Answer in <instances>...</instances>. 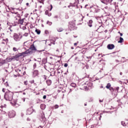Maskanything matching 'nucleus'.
I'll list each match as a JSON object with an SVG mask.
<instances>
[{
  "label": "nucleus",
  "mask_w": 128,
  "mask_h": 128,
  "mask_svg": "<svg viewBox=\"0 0 128 128\" xmlns=\"http://www.w3.org/2000/svg\"><path fill=\"white\" fill-rule=\"evenodd\" d=\"M48 8L50 12L52 10V5L50 4V6L48 7Z\"/></svg>",
  "instance_id": "nucleus-30"
},
{
  "label": "nucleus",
  "mask_w": 128,
  "mask_h": 128,
  "mask_svg": "<svg viewBox=\"0 0 128 128\" xmlns=\"http://www.w3.org/2000/svg\"><path fill=\"white\" fill-rule=\"evenodd\" d=\"M118 34H120V36H122V33H120V32H118Z\"/></svg>",
  "instance_id": "nucleus-49"
},
{
  "label": "nucleus",
  "mask_w": 128,
  "mask_h": 128,
  "mask_svg": "<svg viewBox=\"0 0 128 128\" xmlns=\"http://www.w3.org/2000/svg\"><path fill=\"white\" fill-rule=\"evenodd\" d=\"M68 64H66H66H64V68L68 67Z\"/></svg>",
  "instance_id": "nucleus-45"
},
{
  "label": "nucleus",
  "mask_w": 128,
  "mask_h": 128,
  "mask_svg": "<svg viewBox=\"0 0 128 128\" xmlns=\"http://www.w3.org/2000/svg\"><path fill=\"white\" fill-rule=\"evenodd\" d=\"M68 28L70 30H74L76 29V23H74V21L69 22Z\"/></svg>",
  "instance_id": "nucleus-7"
},
{
  "label": "nucleus",
  "mask_w": 128,
  "mask_h": 128,
  "mask_svg": "<svg viewBox=\"0 0 128 128\" xmlns=\"http://www.w3.org/2000/svg\"><path fill=\"white\" fill-rule=\"evenodd\" d=\"M32 51H30L29 50H26L24 52L18 53L17 54L12 56V60H18V58H20V56H26V54H32Z\"/></svg>",
  "instance_id": "nucleus-1"
},
{
  "label": "nucleus",
  "mask_w": 128,
  "mask_h": 128,
  "mask_svg": "<svg viewBox=\"0 0 128 128\" xmlns=\"http://www.w3.org/2000/svg\"><path fill=\"white\" fill-rule=\"evenodd\" d=\"M6 86H8V84L7 82L6 83Z\"/></svg>",
  "instance_id": "nucleus-64"
},
{
  "label": "nucleus",
  "mask_w": 128,
  "mask_h": 128,
  "mask_svg": "<svg viewBox=\"0 0 128 128\" xmlns=\"http://www.w3.org/2000/svg\"><path fill=\"white\" fill-rule=\"evenodd\" d=\"M59 108V106H58V104H56V105H54V108L55 110H56V108Z\"/></svg>",
  "instance_id": "nucleus-33"
},
{
  "label": "nucleus",
  "mask_w": 128,
  "mask_h": 128,
  "mask_svg": "<svg viewBox=\"0 0 128 128\" xmlns=\"http://www.w3.org/2000/svg\"><path fill=\"white\" fill-rule=\"evenodd\" d=\"M86 86H85V90H92V83L90 82H86L85 83Z\"/></svg>",
  "instance_id": "nucleus-8"
},
{
  "label": "nucleus",
  "mask_w": 128,
  "mask_h": 128,
  "mask_svg": "<svg viewBox=\"0 0 128 128\" xmlns=\"http://www.w3.org/2000/svg\"><path fill=\"white\" fill-rule=\"evenodd\" d=\"M128 122H124V121H122V122H121V124L122 125V126H128Z\"/></svg>",
  "instance_id": "nucleus-19"
},
{
  "label": "nucleus",
  "mask_w": 128,
  "mask_h": 128,
  "mask_svg": "<svg viewBox=\"0 0 128 128\" xmlns=\"http://www.w3.org/2000/svg\"><path fill=\"white\" fill-rule=\"evenodd\" d=\"M48 62V60L46 58H43L42 61V64H46Z\"/></svg>",
  "instance_id": "nucleus-22"
},
{
  "label": "nucleus",
  "mask_w": 128,
  "mask_h": 128,
  "mask_svg": "<svg viewBox=\"0 0 128 128\" xmlns=\"http://www.w3.org/2000/svg\"><path fill=\"white\" fill-rule=\"evenodd\" d=\"M0 108H6V104H4V106H1Z\"/></svg>",
  "instance_id": "nucleus-40"
},
{
  "label": "nucleus",
  "mask_w": 128,
  "mask_h": 128,
  "mask_svg": "<svg viewBox=\"0 0 128 128\" xmlns=\"http://www.w3.org/2000/svg\"><path fill=\"white\" fill-rule=\"evenodd\" d=\"M46 84H47L48 86H50V84H52V80H46Z\"/></svg>",
  "instance_id": "nucleus-20"
},
{
  "label": "nucleus",
  "mask_w": 128,
  "mask_h": 128,
  "mask_svg": "<svg viewBox=\"0 0 128 128\" xmlns=\"http://www.w3.org/2000/svg\"><path fill=\"white\" fill-rule=\"evenodd\" d=\"M56 38H56L54 37H52L51 38V39L50 40V41L52 42H56Z\"/></svg>",
  "instance_id": "nucleus-18"
},
{
  "label": "nucleus",
  "mask_w": 128,
  "mask_h": 128,
  "mask_svg": "<svg viewBox=\"0 0 128 128\" xmlns=\"http://www.w3.org/2000/svg\"><path fill=\"white\" fill-rule=\"evenodd\" d=\"M87 24L90 28H92V20H89V21L87 22Z\"/></svg>",
  "instance_id": "nucleus-15"
},
{
  "label": "nucleus",
  "mask_w": 128,
  "mask_h": 128,
  "mask_svg": "<svg viewBox=\"0 0 128 128\" xmlns=\"http://www.w3.org/2000/svg\"><path fill=\"white\" fill-rule=\"evenodd\" d=\"M45 14H46V16H52V12H50L48 11V10H46L45 12Z\"/></svg>",
  "instance_id": "nucleus-16"
},
{
  "label": "nucleus",
  "mask_w": 128,
  "mask_h": 128,
  "mask_svg": "<svg viewBox=\"0 0 128 128\" xmlns=\"http://www.w3.org/2000/svg\"><path fill=\"white\" fill-rule=\"evenodd\" d=\"M4 98L6 100H8L9 102L12 100V98H14V92L8 90L4 94Z\"/></svg>",
  "instance_id": "nucleus-3"
},
{
  "label": "nucleus",
  "mask_w": 128,
  "mask_h": 128,
  "mask_svg": "<svg viewBox=\"0 0 128 128\" xmlns=\"http://www.w3.org/2000/svg\"><path fill=\"white\" fill-rule=\"evenodd\" d=\"M4 90L5 89L4 88H2V91L3 92H6V90Z\"/></svg>",
  "instance_id": "nucleus-48"
},
{
  "label": "nucleus",
  "mask_w": 128,
  "mask_h": 128,
  "mask_svg": "<svg viewBox=\"0 0 128 128\" xmlns=\"http://www.w3.org/2000/svg\"><path fill=\"white\" fill-rule=\"evenodd\" d=\"M13 38L16 42H20V39L22 38V34H20V33H15L13 36Z\"/></svg>",
  "instance_id": "nucleus-4"
},
{
  "label": "nucleus",
  "mask_w": 128,
  "mask_h": 128,
  "mask_svg": "<svg viewBox=\"0 0 128 128\" xmlns=\"http://www.w3.org/2000/svg\"><path fill=\"white\" fill-rule=\"evenodd\" d=\"M70 86H72V88H76V84L74 82H72L70 84Z\"/></svg>",
  "instance_id": "nucleus-25"
},
{
  "label": "nucleus",
  "mask_w": 128,
  "mask_h": 128,
  "mask_svg": "<svg viewBox=\"0 0 128 128\" xmlns=\"http://www.w3.org/2000/svg\"><path fill=\"white\" fill-rule=\"evenodd\" d=\"M26 6H30V4L26 3Z\"/></svg>",
  "instance_id": "nucleus-50"
},
{
  "label": "nucleus",
  "mask_w": 128,
  "mask_h": 128,
  "mask_svg": "<svg viewBox=\"0 0 128 128\" xmlns=\"http://www.w3.org/2000/svg\"><path fill=\"white\" fill-rule=\"evenodd\" d=\"M100 26H98V25H96V26H95V28H97V30H98L99 29H100Z\"/></svg>",
  "instance_id": "nucleus-37"
},
{
  "label": "nucleus",
  "mask_w": 128,
  "mask_h": 128,
  "mask_svg": "<svg viewBox=\"0 0 128 128\" xmlns=\"http://www.w3.org/2000/svg\"><path fill=\"white\" fill-rule=\"evenodd\" d=\"M33 68H34V70H35L36 68V63L34 64Z\"/></svg>",
  "instance_id": "nucleus-39"
},
{
  "label": "nucleus",
  "mask_w": 128,
  "mask_h": 128,
  "mask_svg": "<svg viewBox=\"0 0 128 128\" xmlns=\"http://www.w3.org/2000/svg\"><path fill=\"white\" fill-rule=\"evenodd\" d=\"M8 114L10 118H14V116H16V112L14 110H10L8 112Z\"/></svg>",
  "instance_id": "nucleus-9"
},
{
  "label": "nucleus",
  "mask_w": 128,
  "mask_h": 128,
  "mask_svg": "<svg viewBox=\"0 0 128 128\" xmlns=\"http://www.w3.org/2000/svg\"><path fill=\"white\" fill-rule=\"evenodd\" d=\"M100 8H95L94 12H100Z\"/></svg>",
  "instance_id": "nucleus-27"
},
{
  "label": "nucleus",
  "mask_w": 128,
  "mask_h": 128,
  "mask_svg": "<svg viewBox=\"0 0 128 128\" xmlns=\"http://www.w3.org/2000/svg\"><path fill=\"white\" fill-rule=\"evenodd\" d=\"M102 70H104V68H102V69L100 70V72H102Z\"/></svg>",
  "instance_id": "nucleus-53"
},
{
  "label": "nucleus",
  "mask_w": 128,
  "mask_h": 128,
  "mask_svg": "<svg viewBox=\"0 0 128 128\" xmlns=\"http://www.w3.org/2000/svg\"><path fill=\"white\" fill-rule=\"evenodd\" d=\"M92 100H93L92 98H90V100H89V102H92Z\"/></svg>",
  "instance_id": "nucleus-51"
},
{
  "label": "nucleus",
  "mask_w": 128,
  "mask_h": 128,
  "mask_svg": "<svg viewBox=\"0 0 128 128\" xmlns=\"http://www.w3.org/2000/svg\"><path fill=\"white\" fill-rule=\"evenodd\" d=\"M10 64H5L4 68H8Z\"/></svg>",
  "instance_id": "nucleus-32"
},
{
  "label": "nucleus",
  "mask_w": 128,
  "mask_h": 128,
  "mask_svg": "<svg viewBox=\"0 0 128 128\" xmlns=\"http://www.w3.org/2000/svg\"><path fill=\"white\" fill-rule=\"evenodd\" d=\"M34 112V109H32V107H30L27 109L26 110V114H32Z\"/></svg>",
  "instance_id": "nucleus-12"
},
{
  "label": "nucleus",
  "mask_w": 128,
  "mask_h": 128,
  "mask_svg": "<svg viewBox=\"0 0 128 128\" xmlns=\"http://www.w3.org/2000/svg\"><path fill=\"white\" fill-rule=\"evenodd\" d=\"M44 2V0H41V1L40 2L42 3V4H43V2Z\"/></svg>",
  "instance_id": "nucleus-59"
},
{
  "label": "nucleus",
  "mask_w": 128,
  "mask_h": 128,
  "mask_svg": "<svg viewBox=\"0 0 128 128\" xmlns=\"http://www.w3.org/2000/svg\"><path fill=\"white\" fill-rule=\"evenodd\" d=\"M110 83H108V84H107V85L106 86V88H110Z\"/></svg>",
  "instance_id": "nucleus-29"
},
{
  "label": "nucleus",
  "mask_w": 128,
  "mask_h": 128,
  "mask_svg": "<svg viewBox=\"0 0 128 128\" xmlns=\"http://www.w3.org/2000/svg\"><path fill=\"white\" fill-rule=\"evenodd\" d=\"M28 80L24 81V84H25V86H28Z\"/></svg>",
  "instance_id": "nucleus-42"
},
{
  "label": "nucleus",
  "mask_w": 128,
  "mask_h": 128,
  "mask_svg": "<svg viewBox=\"0 0 128 128\" xmlns=\"http://www.w3.org/2000/svg\"><path fill=\"white\" fill-rule=\"evenodd\" d=\"M24 12H22H22H21V14H20V16H22V13H23Z\"/></svg>",
  "instance_id": "nucleus-61"
},
{
  "label": "nucleus",
  "mask_w": 128,
  "mask_h": 128,
  "mask_svg": "<svg viewBox=\"0 0 128 128\" xmlns=\"http://www.w3.org/2000/svg\"><path fill=\"white\" fill-rule=\"evenodd\" d=\"M47 24L49 26H52V22H50V21H47Z\"/></svg>",
  "instance_id": "nucleus-34"
},
{
  "label": "nucleus",
  "mask_w": 128,
  "mask_h": 128,
  "mask_svg": "<svg viewBox=\"0 0 128 128\" xmlns=\"http://www.w3.org/2000/svg\"><path fill=\"white\" fill-rule=\"evenodd\" d=\"M13 50L14 52H18V48H16V47H14L13 48Z\"/></svg>",
  "instance_id": "nucleus-38"
},
{
  "label": "nucleus",
  "mask_w": 128,
  "mask_h": 128,
  "mask_svg": "<svg viewBox=\"0 0 128 128\" xmlns=\"http://www.w3.org/2000/svg\"><path fill=\"white\" fill-rule=\"evenodd\" d=\"M86 68L87 69H88V66H86Z\"/></svg>",
  "instance_id": "nucleus-62"
},
{
  "label": "nucleus",
  "mask_w": 128,
  "mask_h": 128,
  "mask_svg": "<svg viewBox=\"0 0 128 128\" xmlns=\"http://www.w3.org/2000/svg\"><path fill=\"white\" fill-rule=\"evenodd\" d=\"M35 32H36L37 34H40V30L38 29H36Z\"/></svg>",
  "instance_id": "nucleus-26"
},
{
  "label": "nucleus",
  "mask_w": 128,
  "mask_h": 128,
  "mask_svg": "<svg viewBox=\"0 0 128 128\" xmlns=\"http://www.w3.org/2000/svg\"><path fill=\"white\" fill-rule=\"evenodd\" d=\"M52 44H56L55 42H50V43L48 44L50 46H52Z\"/></svg>",
  "instance_id": "nucleus-31"
},
{
  "label": "nucleus",
  "mask_w": 128,
  "mask_h": 128,
  "mask_svg": "<svg viewBox=\"0 0 128 128\" xmlns=\"http://www.w3.org/2000/svg\"><path fill=\"white\" fill-rule=\"evenodd\" d=\"M30 84H34V80H32L30 81Z\"/></svg>",
  "instance_id": "nucleus-44"
},
{
  "label": "nucleus",
  "mask_w": 128,
  "mask_h": 128,
  "mask_svg": "<svg viewBox=\"0 0 128 128\" xmlns=\"http://www.w3.org/2000/svg\"><path fill=\"white\" fill-rule=\"evenodd\" d=\"M48 30H45V34H48Z\"/></svg>",
  "instance_id": "nucleus-43"
},
{
  "label": "nucleus",
  "mask_w": 128,
  "mask_h": 128,
  "mask_svg": "<svg viewBox=\"0 0 128 128\" xmlns=\"http://www.w3.org/2000/svg\"><path fill=\"white\" fill-rule=\"evenodd\" d=\"M116 62H120V60H116Z\"/></svg>",
  "instance_id": "nucleus-54"
},
{
  "label": "nucleus",
  "mask_w": 128,
  "mask_h": 128,
  "mask_svg": "<svg viewBox=\"0 0 128 128\" xmlns=\"http://www.w3.org/2000/svg\"><path fill=\"white\" fill-rule=\"evenodd\" d=\"M24 36H28V33L27 32H25L24 34H23Z\"/></svg>",
  "instance_id": "nucleus-36"
},
{
  "label": "nucleus",
  "mask_w": 128,
  "mask_h": 128,
  "mask_svg": "<svg viewBox=\"0 0 128 128\" xmlns=\"http://www.w3.org/2000/svg\"><path fill=\"white\" fill-rule=\"evenodd\" d=\"M42 119L43 122H46V116H44V112L42 113Z\"/></svg>",
  "instance_id": "nucleus-17"
},
{
  "label": "nucleus",
  "mask_w": 128,
  "mask_h": 128,
  "mask_svg": "<svg viewBox=\"0 0 128 128\" xmlns=\"http://www.w3.org/2000/svg\"><path fill=\"white\" fill-rule=\"evenodd\" d=\"M118 90H120V87H116V90H117V92H118Z\"/></svg>",
  "instance_id": "nucleus-47"
},
{
  "label": "nucleus",
  "mask_w": 128,
  "mask_h": 128,
  "mask_svg": "<svg viewBox=\"0 0 128 128\" xmlns=\"http://www.w3.org/2000/svg\"><path fill=\"white\" fill-rule=\"evenodd\" d=\"M104 86H100V88H103Z\"/></svg>",
  "instance_id": "nucleus-60"
},
{
  "label": "nucleus",
  "mask_w": 128,
  "mask_h": 128,
  "mask_svg": "<svg viewBox=\"0 0 128 128\" xmlns=\"http://www.w3.org/2000/svg\"><path fill=\"white\" fill-rule=\"evenodd\" d=\"M120 76H122V72H120Z\"/></svg>",
  "instance_id": "nucleus-58"
},
{
  "label": "nucleus",
  "mask_w": 128,
  "mask_h": 128,
  "mask_svg": "<svg viewBox=\"0 0 128 128\" xmlns=\"http://www.w3.org/2000/svg\"><path fill=\"white\" fill-rule=\"evenodd\" d=\"M29 50V52H32H32L34 51L38 52H44V50H38L34 44L30 46V48H29V50Z\"/></svg>",
  "instance_id": "nucleus-5"
},
{
  "label": "nucleus",
  "mask_w": 128,
  "mask_h": 128,
  "mask_svg": "<svg viewBox=\"0 0 128 128\" xmlns=\"http://www.w3.org/2000/svg\"><path fill=\"white\" fill-rule=\"evenodd\" d=\"M33 78H36V76H38V70H34L32 72V74Z\"/></svg>",
  "instance_id": "nucleus-13"
},
{
  "label": "nucleus",
  "mask_w": 128,
  "mask_h": 128,
  "mask_svg": "<svg viewBox=\"0 0 128 128\" xmlns=\"http://www.w3.org/2000/svg\"><path fill=\"white\" fill-rule=\"evenodd\" d=\"M100 0L102 4H106V6H108V4H111L112 2V0Z\"/></svg>",
  "instance_id": "nucleus-11"
},
{
  "label": "nucleus",
  "mask_w": 128,
  "mask_h": 128,
  "mask_svg": "<svg viewBox=\"0 0 128 128\" xmlns=\"http://www.w3.org/2000/svg\"><path fill=\"white\" fill-rule=\"evenodd\" d=\"M99 102H102L103 100H100Z\"/></svg>",
  "instance_id": "nucleus-57"
},
{
  "label": "nucleus",
  "mask_w": 128,
  "mask_h": 128,
  "mask_svg": "<svg viewBox=\"0 0 128 128\" xmlns=\"http://www.w3.org/2000/svg\"><path fill=\"white\" fill-rule=\"evenodd\" d=\"M27 120H28V121L30 120V118H27Z\"/></svg>",
  "instance_id": "nucleus-56"
},
{
  "label": "nucleus",
  "mask_w": 128,
  "mask_h": 128,
  "mask_svg": "<svg viewBox=\"0 0 128 128\" xmlns=\"http://www.w3.org/2000/svg\"><path fill=\"white\" fill-rule=\"evenodd\" d=\"M111 92H114V88H113L112 87H110V88H109Z\"/></svg>",
  "instance_id": "nucleus-35"
},
{
  "label": "nucleus",
  "mask_w": 128,
  "mask_h": 128,
  "mask_svg": "<svg viewBox=\"0 0 128 128\" xmlns=\"http://www.w3.org/2000/svg\"><path fill=\"white\" fill-rule=\"evenodd\" d=\"M78 0H72V2L70 3V6H68V8H70V6L78 8Z\"/></svg>",
  "instance_id": "nucleus-6"
},
{
  "label": "nucleus",
  "mask_w": 128,
  "mask_h": 128,
  "mask_svg": "<svg viewBox=\"0 0 128 128\" xmlns=\"http://www.w3.org/2000/svg\"><path fill=\"white\" fill-rule=\"evenodd\" d=\"M40 108L41 110H44L46 108V104H42L40 106Z\"/></svg>",
  "instance_id": "nucleus-23"
},
{
  "label": "nucleus",
  "mask_w": 128,
  "mask_h": 128,
  "mask_svg": "<svg viewBox=\"0 0 128 128\" xmlns=\"http://www.w3.org/2000/svg\"><path fill=\"white\" fill-rule=\"evenodd\" d=\"M57 30L58 32H60L64 30V29H62V28H58L57 29Z\"/></svg>",
  "instance_id": "nucleus-28"
},
{
  "label": "nucleus",
  "mask_w": 128,
  "mask_h": 128,
  "mask_svg": "<svg viewBox=\"0 0 128 128\" xmlns=\"http://www.w3.org/2000/svg\"><path fill=\"white\" fill-rule=\"evenodd\" d=\"M26 20V18H22V19H19L18 20V24H24V20Z\"/></svg>",
  "instance_id": "nucleus-21"
},
{
  "label": "nucleus",
  "mask_w": 128,
  "mask_h": 128,
  "mask_svg": "<svg viewBox=\"0 0 128 128\" xmlns=\"http://www.w3.org/2000/svg\"><path fill=\"white\" fill-rule=\"evenodd\" d=\"M22 102H26V98H21L18 100L14 99L12 102H10V104L12 106H14V108H18V106H20Z\"/></svg>",
  "instance_id": "nucleus-2"
},
{
  "label": "nucleus",
  "mask_w": 128,
  "mask_h": 128,
  "mask_svg": "<svg viewBox=\"0 0 128 128\" xmlns=\"http://www.w3.org/2000/svg\"><path fill=\"white\" fill-rule=\"evenodd\" d=\"M124 42V38L122 37H120V40L118 41V42L119 44H122V42Z\"/></svg>",
  "instance_id": "nucleus-24"
},
{
  "label": "nucleus",
  "mask_w": 128,
  "mask_h": 128,
  "mask_svg": "<svg viewBox=\"0 0 128 128\" xmlns=\"http://www.w3.org/2000/svg\"><path fill=\"white\" fill-rule=\"evenodd\" d=\"M107 48L108 50H114V44H108L107 46Z\"/></svg>",
  "instance_id": "nucleus-14"
},
{
  "label": "nucleus",
  "mask_w": 128,
  "mask_h": 128,
  "mask_svg": "<svg viewBox=\"0 0 128 128\" xmlns=\"http://www.w3.org/2000/svg\"><path fill=\"white\" fill-rule=\"evenodd\" d=\"M54 18H58V16H54Z\"/></svg>",
  "instance_id": "nucleus-55"
},
{
  "label": "nucleus",
  "mask_w": 128,
  "mask_h": 128,
  "mask_svg": "<svg viewBox=\"0 0 128 128\" xmlns=\"http://www.w3.org/2000/svg\"><path fill=\"white\" fill-rule=\"evenodd\" d=\"M11 13L12 14H18V12H20V10H18V8H11Z\"/></svg>",
  "instance_id": "nucleus-10"
},
{
  "label": "nucleus",
  "mask_w": 128,
  "mask_h": 128,
  "mask_svg": "<svg viewBox=\"0 0 128 128\" xmlns=\"http://www.w3.org/2000/svg\"><path fill=\"white\" fill-rule=\"evenodd\" d=\"M44 80H46V76H44Z\"/></svg>",
  "instance_id": "nucleus-52"
},
{
  "label": "nucleus",
  "mask_w": 128,
  "mask_h": 128,
  "mask_svg": "<svg viewBox=\"0 0 128 128\" xmlns=\"http://www.w3.org/2000/svg\"><path fill=\"white\" fill-rule=\"evenodd\" d=\"M43 98H44V100H46V96L44 95V96H43Z\"/></svg>",
  "instance_id": "nucleus-46"
},
{
  "label": "nucleus",
  "mask_w": 128,
  "mask_h": 128,
  "mask_svg": "<svg viewBox=\"0 0 128 128\" xmlns=\"http://www.w3.org/2000/svg\"><path fill=\"white\" fill-rule=\"evenodd\" d=\"M77 44H76V43L74 44V46H76Z\"/></svg>",
  "instance_id": "nucleus-63"
},
{
  "label": "nucleus",
  "mask_w": 128,
  "mask_h": 128,
  "mask_svg": "<svg viewBox=\"0 0 128 128\" xmlns=\"http://www.w3.org/2000/svg\"><path fill=\"white\" fill-rule=\"evenodd\" d=\"M37 62H42V59L40 58H38Z\"/></svg>",
  "instance_id": "nucleus-41"
}]
</instances>
